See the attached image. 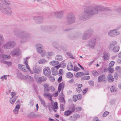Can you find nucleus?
Instances as JSON below:
<instances>
[{"label":"nucleus","instance_id":"obj_1","mask_svg":"<svg viewBox=\"0 0 121 121\" xmlns=\"http://www.w3.org/2000/svg\"><path fill=\"white\" fill-rule=\"evenodd\" d=\"M106 10L105 8L100 6L96 5L94 7H87L84 9V13H83L79 15L78 19L81 21H84L88 19V15L92 16L96 14L101 11Z\"/></svg>","mask_w":121,"mask_h":121},{"label":"nucleus","instance_id":"obj_2","mask_svg":"<svg viewBox=\"0 0 121 121\" xmlns=\"http://www.w3.org/2000/svg\"><path fill=\"white\" fill-rule=\"evenodd\" d=\"M14 34L20 39V42L21 43L27 42L30 38L29 34L24 31H16L14 32Z\"/></svg>","mask_w":121,"mask_h":121},{"label":"nucleus","instance_id":"obj_3","mask_svg":"<svg viewBox=\"0 0 121 121\" xmlns=\"http://www.w3.org/2000/svg\"><path fill=\"white\" fill-rule=\"evenodd\" d=\"M93 32L92 29L87 30L83 34L82 39L83 40H86L89 39L91 36Z\"/></svg>","mask_w":121,"mask_h":121},{"label":"nucleus","instance_id":"obj_4","mask_svg":"<svg viewBox=\"0 0 121 121\" xmlns=\"http://www.w3.org/2000/svg\"><path fill=\"white\" fill-rule=\"evenodd\" d=\"M76 18L74 14L72 13H69L67 16V22L69 24L74 23L75 21Z\"/></svg>","mask_w":121,"mask_h":121},{"label":"nucleus","instance_id":"obj_5","mask_svg":"<svg viewBox=\"0 0 121 121\" xmlns=\"http://www.w3.org/2000/svg\"><path fill=\"white\" fill-rule=\"evenodd\" d=\"M15 43L14 41H9L6 43L4 46V47L6 49H10L15 46Z\"/></svg>","mask_w":121,"mask_h":121},{"label":"nucleus","instance_id":"obj_6","mask_svg":"<svg viewBox=\"0 0 121 121\" xmlns=\"http://www.w3.org/2000/svg\"><path fill=\"white\" fill-rule=\"evenodd\" d=\"M0 11L3 13L10 15L12 14V11L10 7L7 6L0 9Z\"/></svg>","mask_w":121,"mask_h":121},{"label":"nucleus","instance_id":"obj_7","mask_svg":"<svg viewBox=\"0 0 121 121\" xmlns=\"http://www.w3.org/2000/svg\"><path fill=\"white\" fill-rule=\"evenodd\" d=\"M96 39L95 38H92L88 42L87 46L91 48H93L96 44Z\"/></svg>","mask_w":121,"mask_h":121},{"label":"nucleus","instance_id":"obj_8","mask_svg":"<svg viewBox=\"0 0 121 121\" xmlns=\"http://www.w3.org/2000/svg\"><path fill=\"white\" fill-rule=\"evenodd\" d=\"M120 32L119 31H117L116 29L111 30L108 33V35L112 37L115 36L119 35Z\"/></svg>","mask_w":121,"mask_h":121},{"label":"nucleus","instance_id":"obj_9","mask_svg":"<svg viewBox=\"0 0 121 121\" xmlns=\"http://www.w3.org/2000/svg\"><path fill=\"white\" fill-rule=\"evenodd\" d=\"M21 52V51L20 49H16L11 51L10 54L13 56H17L20 54Z\"/></svg>","mask_w":121,"mask_h":121},{"label":"nucleus","instance_id":"obj_10","mask_svg":"<svg viewBox=\"0 0 121 121\" xmlns=\"http://www.w3.org/2000/svg\"><path fill=\"white\" fill-rule=\"evenodd\" d=\"M43 74L46 76H48L50 75L51 73L50 69L48 67H46L43 70Z\"/></svg>","mask_w":121,"mask_h":121},{"label":"nucleus","instance_id":"obj_11","mask_svg":"<svg viewBox=\"0 0 121 121\" xmlns=\"http://www.w3.org/2000/svg\"><path fill=\"white\" fill-rule=\"evenodd\" d=\"M117 42L115 41H111L108 46V48L110 51H112L113 47L117 44Z\"/></svg>","mask_w":121,"mask_h":121},{"label":"nucleus","instance_id":"obj_12","mask_svg":"<svg viewBox=\"0 0 121 121\" xmlns=\"http://www.w3.org/2000/svg\"><path fill=\"white\" fill-rule=\"evenodd\" d=\"M34 19L37 23L39 24L43 22V18L41 17H34Z\"/></svg>","mask_w":121,"mask_h":121},{"label":"nucleus","instance_id":"obj_13","mask_svg":"<svg viewBox=\"0 0 121 121\" xmlns=\"http://www.w3.org/2000/svg\"><path fill=\"white\" fill-rule=\"evenodd\" d=\"M36 46L37 48V52L39 53H41L43 50V46L42 45L38 43L36 45Z\"/></svg>","mask_w":121,"mask_h":121},{"label":"nucleus","instance_id":"obj_14","mask_svg":"<svg viewBox=\"0 0 121 121\" xmlns=\"http://www.w3.org/2000/svg\"><path fill=\"white\" fill-rule=\"evenodd\" d=\"M110 54L108 53L104 52H103L102 56L103 60L106 61L109 59Z\"/></svg>","mask_w":121,"mask_h":121},{"label":"nucleus","instance_id":"obj_15","mask_svg":"<svg viewBox=\"0 0 121 121\" xmlns=\"http://www.w3.org/2000/svg\"><path fill=\"white\" fill-rule=\"evenodd\" d=\"M106 80L105 75L104 74L100 75L98 78V81L99 82H103L105 83Z\"/></svg>","mask_w":121,"mask_h":121},{"label":"nucleus","instance_id":"obj_16","mask_svg":"<svg viewBox=\"0 0 121 121\" xmlns=\"http://www.w3.org/2000/svg\"><path fill=\"white\" fill-rule=\"evenodd\" d=\"M54 14L56 17L59 18H62L63 16V12L62 11L56 12H55Z\"/></svg>","mask_w":121,"mask_h":121},{"label":"nucleus","instance_id":"obj_17","mask_svg":"<svg viewBox=\"0 0 121 121\" xmlns=\"http://www.w3.org/2000/svg\"><path fill=\"white\" fill-rule=\"evenodd\" d=\"M20 107V103L19 104H18L16 105L15 108L13 110V112L14 113L16 114H18Z\"/></svg>","mask_w":121,"mask_h":121},{"label":"nucleus","instance_id":"obj_18","mask_svg":"<svg viewBox=\"0 0 121 121\" xmlns=\"http://www.w3.org/2000/svg\"><path fill=\"white\" fill-rule=\"evenodd\" d=\"M19 69L20 70L25 72L27 71L25 66L19 64L18 65Z\"/></svg>","mask_w":121,"mask_h":121},{"label":"nucleus","instance_id":"obj_19","mask_svg":"<svg viewBox=\"0 0 121 121\" xmlns=\"http://www.w3.org/2000/svg\"><path fill=\"white\" fill-rule=\"evenodd\" d=\"M44 92L47 93L50 90V87L47 84H45L43 85Z\"/></svg>","mask_w":121,"mask_h":121},{"label":"nucleus","instance_id":"obj_20","mask_svg":"<svg viewBox=\"0 0 121 121\" xmlns=\"http://www.w3.org/2000/svg\"><path fill=\"white\" fill-rule=\"evenodd\" d=\"M82 85L81 84H79L77 85V87L76 88V91L78 92L79 93L81 92L82 91V90L81 88L82 87Z\"/></svg>","mask_w":121,"mask_h":121},{"label":"nucleus","instance_id":"obj_21","mask_svg":"<svg viewBox=\"0 0 121 121\" xmlns=\"http://www.w3.org/2000/svg\"><path fill=\"white\" fill-rule=\"evenodd\" d=\"M38 97L40 101L41 102V104H42L45 107H47V106L45 104V102L44 99L41 96L39 95L38 96Z\"/></svg>","mask_w":121,"mask_h":121},{"label":"nucleus","instance_id":"obj_22","mask_svg":"<svg viewBox=\"0 0 121 121\" xmlns=\"http://www.w3.org/2000/svg\"><path fill=\"white\" fill-rule=\"evenodd\" d=\"M41 71L42 69L41 68L38 67L34 69L33 72L34 73L39 74L41 72Z\"/></svg>","mask_w":121,"mask_h":121},{"label":"nucleus","instance_id":"obj_23","mask_svg":"<svg viewBox=\"0 0 121 121\" xmlns=\"http://www.w3.org/2000/svg\"><path fill=\"white\" fill-rule=\"evenodd\" d=\"M17 98V96H14V98L13 97V96H12V97L10 98V103L13 104L15 103V101Z\"/></svg>","mask_w":121,"mask_h":121},{"label":"nucleus","instance_id":"obj_24","mask_svg":"<svg viewBox=\"0 0 121 121\" xmlns=\"http://www.w3.org/2000/svg\"><path fill=\"white\" fill-rule=\"evenodd\" d=\"M108 79L110 82H112L114 81V79L112 75L110 74H109L108 75Z\"/></svg>","mask_w":121,"mask_h":121},{"label":"nucleus","instance_id":"obj_25","mask_svg":"<svg viewBox=\"0 0 121 121\" xmlns=\"http://www.w3.org/2000/svg\"><path fill=\"white\" fill-rule=\"evenodd\" d=\"M120 47L118 46H116L113 47L112 51L114 52H117L119 51Z\"/></svg>","mask_w":121,"mask_h":121},{"label":"nucleus","instance_id":"obj_26","mask_svg":"<svg viewBox=\"0 0 121 121\" xmlns=\"http://www.w3.org/2000/svg\"><path fill=\"white\" fill-rule=\"evenodd\" d=\"M73 69V66L72 63H71L68 64L67 66V69L69 70H71Z\"/></svg>","mask_w":121,"mask_h":121},{"label":"nucleus","instance_id":"obj_27","mask_svg":"<svg viewBox=\"0 0 121 121\" xmlns=\"http://www.w3.org/2000/svg\"><path fill=\"white\" fill-rule=\"evenodd\" d=\"M50 64L53 66H54L58 64L59 62L58 61L56 60L51 61L50 63Z\"/></svg>","mask_w":121,"mask_h":121},{"label":"nucleus","instance_id":"obj_28","mask_svg":"<svg viewBox=\"0 0 121 121\" xmlns=\"http://www.w3.org/2000/svg\"><path fill=\"white\" fill-rule=\"evenodd\" d=\"M51 70L52 73L53 75H56L58 73L57 70L55 69L54 68H52Z\"/></svg>","mask_w":121,"mask_h":121},{"label":"nucleus","instance_id":"obj_29","mask_svg":"<svg viewBox=\"0 0 121 121\" xmlns=\"http://www.w3.org/2000/svg\"><path fill=\"white\" fill-rule=\"evenodd\" d=\"M43 95L45 97H49L50 98L49 100L51 101L52 100V98L53 96V95H51L50 94L45 93Z\"/></svg>","mask_w":121,"mask_h":121},{"label":"nucleus","instance_id":"obj_30","mask_svg":"<svg viewBox=\"0 0 121 121\" xmlns=\"http://www.w3.org/2000/svg\"><path fill=\"white\" fill-rule=\"evenodd\" d=\"M35 79L36 82L38 83H41V77H39L38 76H35Z\"/></svg>","mask_w":121,"mask_h":121},{"label":"nucleus","instance_id":"obj_31","mask_svg":"<svg viewBox=\"0 0 121 121\" xmlns=\"http://www.w3.org/2000/svg\"><path fill=\"white\" fill-rule=\"evenodd\" d=\"M66 77L69 78H71L73 77V74L71 72H69L67 73L66 75Z\"/></svg>","mask_w":121,"mask_h":121},{"label":"nucleus","instance_id":"obj_32","mask_svg":"<svg viewBox=\"0 0 121 121\" xmlns=\"http://www.w3.org/2000/svg\"><path fill=\"white\" fill-rule=\"evenodd\" d=\"M62 56L60 55H58L55 57L56 60H62Z\"/></svg>","mask_w":121,"mask_h":121},{"label":"nucleus","instance_id":"obj_33","mask_svg":"<svg viewBox=\"0 0 121 121\" xmlns=\"http://www.w3.org/2000/svg\"><path fill=\"white\" fill-rule=\"evenodd\" d=\"M1 58H2L3 59H9L10 58V56H8L5 54H3L2 55H1Z\"/></svg>","mask_w":121,"mask_h":121},{"label":"nucleus","instance_id":"obj_34","mask_svg":"<svg viewBox=\"0 0 121 121\" xmlns=\"http://www.w3.org/2000/svg\"><path fill=\"white\" fill-rule=\"evenodd\" d=\"M84 73L82 72H78L75 75V76L77 77H79L84 75Z\"/></svg>","mask_w":121,"mask_h":121},{"label":"nucleus","instance_id":"obj_35","mask_svg":"<svg viewBox=\"0 0 121 121\" xmlns=\"http://www.w3.org/2000/svg\"><path fill=\"white\" fill-rule=\"evenodd\" d=\"M72 113V112H71L70 110H68L65 111L64 113L65 115L67 116L70 115Z\"/></svg>","mask_w":121,"mask_h":121},{"label":"nucleus","instance_id":"obj_36","mask_svg":"<svg viewBox=\"0 0 121 121\" xmlns=\"http://www.w3.org/2000/svg\"><path fill=\"white\" fill-rule=\"evenodd\" d=\"M17 74L18 78L21 79L22 78V73L19 71L17 72Z\"/></svg>","mask_w":121,"mask_h":121},{"label":"nucleus","instance_id":"obj_37","mask_svg":"<svg viewBox=\"0 0 121 121\" xmlns=\"http://www.w3.org/2000/svg\"><path fill=\"white\" fill-rule=\"evenodd\" d=\"M64 83H60L59 84L58 87V91L59 92L60 91L62 87L64 85Z\"/></svg>","mask_w":121,"mask_h":121},{"label":"nucleus","instance_id":"obj_38","mask_svg":"<svg viewBox=\"0 0 121 121\" xmlns=\"http://www.w3.org/2000/svg\"><path fill=\"white\" fill-rule=\"evenodd\" d=\"M47 62V61L44 59H42L38 61V63L40 64H43Z\"/></svg>","mask_w":121,"mask_h":121},{"label":"nucleus","instance_id":"obj_39","mask_svg":"<svg viewBox=\"0 0 121 121\" xmlns=\"http://www.w3.org/2000/svg\"><path fill=\"white\" fill-rule=\"evenodd\" d=\"M57 105V103L56 102H55L54 103V104L52 105L53 109H57L58 108Z\"/></svg>","mask_w":121,"mask_h":121},{"label":"nucleus","instance_id":"obj_40","mask_svg":"<svg viewBox=\"0 0 121 121\" xmlns=\"http://www.w3.org/2000/svg\"><path fill=\"white\" fill-rule=\"evenodd\" d=\"M35 115L33 113L29 114L28 115V117L29 118H33L35 117Z\"/></svg>","mask_w":121,"mask_h":121},{"label":"nucleus","instance_id":"obj_41","mask_svg":"<svg viewBox=\"0 0 121 121\" xmlns=\"http://www.w3.org/2000/svg\"><path fill=\"white\" fill-rule=\"evenodd\" d=\"M47 80L46 77L42 76L41 77V83L42 82H43L46 81Z\"/></svg>","mask_w":121,"mask_h":121},{"label":"nucleus","instance_id":"obj_42","mask_svg":"<svg viewBox=\"0 0 121 121\" xmlns=\"http://www.w3.org/2000/svg\"><path fill=\"white\" fill-rule=\"evenodd\" d=\"M82 109V108L81 107H78L75 108V112H79L81 111Z\"/></svg>","mask_w":121,"mask_h":121},{"label":"nucleus","instance_id":"obj_43","mask_svg":"<svg viewBox=\"0 0 121 121\" xmlns=\"http://www.w3.org/2000/svg\"><path fill=\"white\" fill-rule=\"evenodd\" d=\"M24 63L25 64V65L26 66V68L27 69H28L29 71H30V68L27 64L28 61H27V60H25Z\"/></svg>","mask_w":121,"mask_h":121},{"label":"nucleus","instance_id":"obj_44","mask_svg":"<svg viewBox=\"0 0 121 121\" xmlns=\"http://www.w3.org/2000/svg\"><path fill=\"white\" fill-rule=\"evenodd\" d=\"M73 115L74 118H75V120H76V119L79 118L80 116L79 115L77 114H75Z\"/></svg>","mask_w":121,"mask_h":121},{"label":"nucleus","instance_id":"obj_45","mask_svg":"<svg viewBox=\"0 0 121 121\" xmlns=\"http://www.w3.org/2000/svg\"><path fill=\"white\" fill-rule=\"evenodd\" d=\"M26 78H27L29 80L32 81H33V78L31 76H26Z\"/></svg>","mask_w":121,"mask_h":121},{"label":"nucleus","instance_id":"obj_46","mask_svg":"<svg viewBox=\"0 0 121 121\" xmlns=\"http://www.w3.org/2000/svg\"><path fill=\"white\" fill-rule=\"evenodd\" d=\"M34 104V100H31L29 102V104L28 105L30 106V107L33 106Z\"/></svg>","mask_w":121,"mask_h":121},{"label":"nucleus","instance_id":"obj_47","mask_svg":"<svg viewBox=\"0 0 121 121\" xmlns=\"http://www.w3.org/2000/svg\"><path fill=\"white\" fill-rule=\"evenodd\" d=\"M4 39L3 36L1 34H0V45L1 43H2L3 41H4Z\"/></svg>","mask_w":121,"mask_h":121},{"label":"nucleus","instance_id":"obj_48","mask_svg":"<svg viewBox=\"0 0 121 121\" xmlns=\"http://www.w3.org/2000/svg\"><path fill=\"white\" fill-rule=\"evenodd\" d=\"M108 69L109 72L111 73H113L114 71L113 69L111 66H109L108 67Z\"/></svg>","mask_w":121,"mask_h":121},{"label":"nucleus","instance_id":"obj_49","mask_svg":"<svg viewBox=\"0 0 121 121\" xmlns=\"http://www.w3.org/2000/svg\"><path fill=\"white\" fill-rule=\"evenodd\" d=\"M63 73V70L62 69H60L59 71V75L60 76H62Z\"/></svg>","mask_w":121,"mask_h":121},{"label":"nucleus","instance_id":"obj_50","mask_svg":"<svg viewBox=\"0 0 121 121\" xmlns=\"http://www.w3.org/2000/svg\"><path fill=\"white\" fill-rule=\"evenodd\" d=\"M73 101L74 102H76L77 100L78 96H77L76 95H74L73 96Z\"/></svg>","mask_w":121,"mask_h":121},{"label":"nucleus","instance_id":"obj_51","mask_svg":"<svg viewBox=\"0 0 121 121\" xmlns=\"http://www.w3.org/2000/svg\"><path fill=\"white\" fill-rule=\"evenodd\" d=\"M54 55V54L53 52H49L48 53V56H49L48 57L53 56Z\"/></svg>","mask_w":121,"mask_h":121},{"label":"nucleus","instance_id":"obj_52","mask_svg":"<svg viewBox=\"0 0 121 121\" xmlns=\"http://www.w3.org/2000/svg\"><path fill=\"white\" fill-rule=\"evenodd\" d=\"M92 74L94 76H97L99 74L98 72L96 71H94L92 72Z\"/></svg>","mask_w":121,"mask_h":121},{"label":"nucleus","instance_id":"obj_53","mask_svg":"<svg viewBox=\"0 0 121 121\" xmlns=\"http://www.w3.org/2000/svg\"><path fill=\"white\" fill-rule=\"evenodd\" d=\"M83 79L85 80H89L90 79V77L89 76H85L83 77Z\"/></svg>","mask_w":121,"mask_h":121},{"label":"nucleus","instance_id":"obj_54","mask_svg":"<svg viewBox=\"0 0 121 121\" xmlns=\"http://www.w3.org/2000/svg\"><path fill=\"white\" fill-rule=\"evenodd\" d=\"M114 79L116 80H117L118 79V74L117 73H115L114 75Z\"/></svg>","mask_w":121,"mask_h":121},{"label":"nucleus","instance_id":"obj_55","mask_svg":"<svg viewBox=\"0 0 121 121\" xmlns=\"http://www.w3.org/2000/svg\"><path fill=\"white\" fill-rule=\"evenodd\" d=\"M49 79L52 82L54 81L55 80L54 78L52 76H50Z\"/></svg>","mask_w":121,"mask_h":121},{"label":"nucleus","instance_id":"obj_56","mask_svg":"<svg viewBox=\"0 0 121 121\" xmlns=\"http://www.w3.org/2000/svg\"><path fill=\"white\" fill-rule=\"evenodd\" d=\"M115 64V62L113 61H111L109 64V65H110V66L112 67Z\"/></svg>","mask_w":121,"mask_h":121},{"label":"nucleus","instance_id":"obj_57","mask_svg":"<svg viewBox=\"0 0 121 121\" xmlns=\"http://www.w3.org/2000/svg\"><path fill=\"white\" fill-rule=\"evenodd\" d=\"M116 69L117 71H121V68L119 66H117L116 68Z\"/></svg>","mask_w":121,"mask_h":121},{"label":"nucleus","instance_id":"obj_58","mask_svg":"<svg viewBox=\"0 0 121 121\" xmlns=\"http://www.w3.org/2000/svg\"><path fill=\"white\" fill-rule=\"evenodd\" d=\"M6 3H4V4L7 5H9L11 4V2L9 0H8Z\"/></svg>","mask_w":121,"mask_h":121},{"label":"nucleus","instance_id":"obj_59","mask_svg":"<svg viewBox=\"0 0 121 121\" xmlns=\"http://www.w3.org/2000/svg\"><path fill=\"white\" fill-rule=\"evenodd\" d=\"M69 119L71 121H75V118H74V115L71 116L69 117Z\"/></svg>","mask_w":121,"mask_h":121},{"label":"nucleus","instance_id":"obj_60","mask_svg":"<svg viewBox=\"0 0 121 121\" xmlns=\"http://www.w3.org/2000/svg\"><path fill=\"white\" fill-rule=\"evenodd\" d=\"M75 108L74 106H73L71 108V110L70 111L71 112H72V113L74 111L75 112Z\"/></svg>","mask_w":121,"mask_h":121},{"label":"nucleus","instance_id":"obj_61","mask_svg":"<svg viewBox=\"0 0 121 121\" xmlns=\"http://www.w3.org/2000/svg\"><path fill=\"white\" fill-rule=\"evenodd\" d=\"M60 106L61 111H64V108L63 107V104H61L60 105Z\"/></svg>","mask_w":121,"mask_h":121},{"label":"nucleus","instance_id":"obj_62","mask_svg":"<svg viewBox=\"0 0 121 121\" xmlns=\"http://www.w3.org/2000/svg\"><path fill=\"white\" fill-rule=\"evenodd\" d=\"M109 112L107 111L105 112L103 115V117H105L106 116L109 114Z\"/></svg>","mask_w":121,"mask_h":121},{"label":"nucleus","instance_id":"obj_63","mask_svg":"<svg viewBox=\"0 0 121 121\" xmlns=\"http://www.w3.org/2000/svg\"><path fill=\"white\" fill-rule=\"evenodd\" d=\"M88 88H86L83 90L82 92V93L83 95L84 94L86 93L88 90Z\"/></svg>","mask_w":121,"mask_h":121},{"label":"nucleus","instance_id":"obj_64","mask_svg":"<svg viewBox=\"0 0 121 121\" xmlns=\"http://www.w3.org/2000/svg\"><path fill=\"white\" fill-rule=\"evenodd\" d=\"M94 82L93 81H90L88 82V83L91 86L93 85L94 84Z\"/></svg>","mask_w":121,"mask_h":121}]
</instances>
